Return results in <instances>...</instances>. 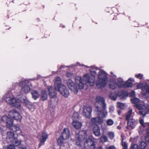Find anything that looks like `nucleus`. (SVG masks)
<instances>
[{"mask_svg":"<svg viewBox=\"0 0 149 149\" xmlns=\"http://www.w3.org/2000/svg\"><path fill=\"white\" fill-rule=\"evenodd\" d=\"M48 135L45 132H43L41 134V137L40 139V143L39 144L40 147L42 144L46 141L47 139Z\"/></svg>","mask_w":149,"mask_h":149,"instance_id":"20","label":"nucleus"},{"mask_svg":"<svg viewBox=\"0 0 149 149\" xmlns=\"http://www.w3.org/2000/svg\"><path fill=\"white\" fill-rule=\"evenodd\" d=\"M47 91L45 90H43L41 94V99L43 101L47 100Z\"/></svg>","mask_w":149,"mask_h":149,"instance_id":"28","label":"nucleus"},{"mask_svg":"<svg viewBox=\"0 0 149 149\" xmlns=\"http://www.w3.org/2000/svg\"><path fill=\"white\" fill-rule=\"evenodd\" d=\"M31 94L32 97L35 100L38 98L39 96V93L36 91H32L31 92Z\"/></svg>","mask_w":149,"mask_h":149,"instance_id":"29","label":"nucleus"},{"mask_svg":"<svg viewBox=\"0 0 149 149\" xmlns=\"http://www.w3.org/2000/svg\"><path fill=\"white\" fill-rule=\"evenodd\" d=\"M106 123L108 125L111 126L113 124V121L112 119H109L107 120Z\"/></svg>","mask_w":149,"mask_h":149,"instance_id":"37","label":"nucleus"},{"mask_svg":"<svg viewBox=\"0 0 149 149\" xmlns=\"http://www.w3.org/2000/svg\"><path fill=\"white\" fill-rule=\"evenodd\" d=\"M72 125L76 129H80L82 126L81 123L75 120H73Z\"/></svg>","mask_w":149,"mask_h":149,"instance_id":"25","label":"nucleus"},{"mask_svg":"<svg viewBox=\"0 0 149 149\" xmlns=\"http://www.w3.org/2000/svg\"><path fill=\"white\" fill-rule=\"evenodd\" d=\"M91 123H92V124L94 125H95L93 128V134H94V135L96 136H99L100 135V127L97 125H98V124H93L91 120ZM103 123V122L102 123ZM99 124V125L101 124Z\"/></svg>","mask_w":149,"mask_h":149,"instance_id":"18","label":"nucleus"},{"mask_svg":"<svg viewBox=\"0 0 149 149\" xmlns=\"http://www.w3.org/2000/svg\"><path fill=\"white\" fill-rule=\"evenodd\" d=\"M95 68H93V70H95Z\"/></svg>","mask_w":149,"mask_h":149,"instance_id":"56","label":"nucleus"},{"mask_svg":"<svg viewBox=\"0 0 149 149\" xmlns=\"http://www.w3.org/2000/svg\"><path fill=\"white\" fill-rule=\"evenodd\" d=\"M145 84H147L146 83H139L136 85L137 88V89L141 88L142 89V87H145V86H143Z\"/></svg>","mask_w":149,"mask_h":149,"instance_id":"36","label":"nucleus"},{"mask_svg":"<svg viewBox=\"0 0 149 149\" xmlns=\"http://www.w3.org/2000/svg\"><path fill=\"white\" fill-rule=\"evenodd\" d=\"M132 113V110L131 109H130L127 113L126 116V120H128L130 118Z\"/></svg>","mask_w":149,"mask_h":149,"instance_id":"31","label":"nucleus"},{"mask_svg":"<svg viewBox=\"0 0 149 149\" xmlns=\"http://www.w3.org/2000/svg\"><path fill=\"white\" fill-rule=\"evenodd\" d=\"M132 102L134 104V106L139 110V112L140 115L143 117L149 113V107L148 105H145L143 102H141L137 98L131 99Z\"/></svg>","mask_w":149,"mask_h":149,"instance_id":"3","label":"nucleus"},{"mask_svg":"<svg viewBox=\"0 0 149 149\" xmlns=\"http://www.w3.org/2000/svg\"><path fill=\"white\" fill-rule=\"evenodd\" d=\"M117 129H118L119 130H120L121 128V127H120V126H117Z\"/></svg>","mask_w":149,"mask_h":149,"instance_id":"52","label":"nucleus"},{"mask_svg":"<svg viewBox=\"0 0 149 149\" xmlns=\"http://www.w3.org/2000/svg\"><path fill=\"white\" fill-rule=\"evenodd\" d=\"M111 75L113 77V79H111L109 80V85L110 88L113 89H116L118 86V79H116V76L113 74V73L111 72Z\"/></svg>","mask_w":149,"mask_h":149,"instance_id":"12","label":"nucleus"},{"mask_svg":"<svg viewBox=\"0 0 149 149\" xmlns=\"http://www.w3.org/2000/svg\"><path fill=\"white\" fill-rule=\"evenodd\" d=\"M66 83L69 89L75 93L78 92V87L75 84L74 82L71 79L66 80Z\"/></svg>","mask_w":149,"mask_h":149,"instance_id":"15","label":"nucleus"},{"mask_svg":"<svg viewBox=\"0 0 149 149\" xmlns=\"http://www.w3.org/2000/svg\"><path fill=\"white\" fill-rule=\"evenodd\" d=\"M29 83L28 81L27 80L22 81L20 82L19 85L23 87L21 91L22 93H27L30 90V85L28 84Z\"/></svg>","mask_w":149,"mask_h":149,"instance_id":"10","label":"nucleus"},{"mask_svg":"<svg viewBox=\"0 0 149 149\" xmlns=\"http://www.w3.org/2000/svg\"><path fill=\"white\" fill-rule=\"evenodd\" d=\"M145 124H146V127L148 126L149 127V123H145Z\"/></svg>","mask_w":149,"mask_h":149,"instance_id":"51","label":"nucleus"},{"mask_svg":"<svg viewBox=\"0 0 149 149\" xmlns=\"http://www.w3.org/2000/svg\"><path fill=\"white\" fill-rule=\"evenodd\" d=\"M147 132L148 134H149V129H147L146 131Z\"/></svg>","mask_w":149,"mask_h":149,"instance_id":"53","label":"nucleus"},{"mask_svg":"<svg viewBox=\"0 0 149 149\" xmlns=\"http://www.w3.org/2000/svg\"><path fill=\"white\" fill-rule=\"evenodd\" d=\"M131 81H134L133 78H130L126 81L124 83L123 80L121 78H118V87L120 88H127L131 87L133 85V83Z\"/></svg>","mask_w":149,"mask_h":149,"instance_id":"9","label":"nucleus"},{"mask_svg":"<svg viewBox=\"0 0 149 149\" xmlns=\"http://www.w3.org/2000/svg\"><path fill=\"white\" fill-rule=\"evenodd\" d=\"M4 98L6 100V102L10 104H12L17 109H20L21 107L20 103L22 99L19 100L16 99L15 98L12 93H7L4 96Z\"/></svg>","mask_w":149,"mask_h":149,"instance_id":"5","label":"nucleus"},{"mask_svg":"<svg viewBox=\"0 0 149 149\" xmlns=\"http://www.w3.org/2000/svg\"><path fill=\"white\" fill-rule=\"evenodd\" d=\"M131 149H139L138 145L134 144L131 146Z\"/></svg>","mask_w":149,"mask_h":149,"instance_id":"42","label":"nucleus"},{"mask_svg":"<svg viewBox=\"0 0 149 149\" xmlns=\"http://www.w3.org/2000/svg\"><path fill=\"white\" fill-rule=\"evenodd\" d=\"M145 139L146 141H149V136H146L145 137Z\"/></svg>","mask_w":149,"mask_h":149,"instance_id":"50","label":"nucleus"},{"mask_svg":"<svg viewBox=\"0 0 149 149\" xmlns=\"http://www.w3.org/2000/svg\"><path fill=\"white\" fill-rule=\"evenodd\" d=\"M17 137L18 135H16L14 139L11 142L14 146H19L21 144V141L17 140Z\"/></svg>","mask_w":149,"mask_h":149,"instance_id":"21","label":"nucleus"},{"mask_svg":"<svg viewBox=\"0 0 149 149\" xmlns=\"http://www.w3.org/2000/svg\"><path fill=\"white\" fill-rule=\"evenodd\" d=\"M19 148L21 149H27V146L26 145L22 144L19 147Z\"/></svg>","mask_w":149,"mask_h":149,"instance_id":"45","label":"nucleus"},{"mask_svg":"<svg viewBox=\"0 0 149 149\" xmlns=\"http://www.w3.org/2000/svg\"><path fill=\"white\" fill-rule=\"evenodd\" d=\"M9 116L10 118L7 116L8 118L11 119L14 118L15 120L20 121L22 118V116L19 113L15 110L10 111L9 113Z\"/></svg>","mask_w":149,"mask_h":149,"instance_id":"14","label":"nucleus"},{"mask_svg":"<svg viewBox=\"0 0 149 149\" xmlns=\"http://www.w3.org/2000/svg\"><path fill=\"white\" fill-rule=\"evenodd\" d=\"M139 123L143 127H146V124L145 123H144L143 120V119H140L139 120Z\"/></svg>","mask_w":149,"mask_h":149,"instance_id":"39","label":"nucleus"},{"mask_svg":"<svg viewBox=\"0 0 149 149\" xmlns=\"http://www.w3.org/2000/svg\"><path fill=\"white\" fill-rule=\"evenodd\" d=\"M1 120L3 121L2 124L3 125H6L8 127H12L11 129L14 132H17L19 130V127L16 126H13V120L8 118L6 116L2 117Z\"/></svg>","mask_w":149,"mask_h":149,"instance_id":"7","label":"nucleus"},{"mask_svg":"<svg viewBox=\"0 0 149 149\" xmlns=\"http://www.w3.org/2000/svg\"><path fill=\"white\" fill-rule=\"evenodd\" d=\"M122 145L123 146V149H127V144L125 142H122Z\"/></svg>","mask_w":149,"mask_h":149,"instance_id":"44","label":"nucleus"},{"mask_svg":"<svg viewBox=\"0 0 149 149\" xmlns=\"http://www.w3.org/2000/svg\"><path fill=\"white\" fill-rule=\"evenodd\" d=\"M135 77L137 79H141L142 78L143 75L142 74H138L135 75Z\"/></svg>","mask_w":149,"mask_h":149,"instance_id":"41","label":"nucleus"},{"mask_svg":"<svg viewBox=\"0 0 149 149\" xmlns=\"http://www.w3.org/2000/svg\"><path fill=\"white\" fill-rule=\"evenodd\" d=\"M135 95V92L134 91H132L130 93V95L132 97L134 96Z\"/></svg>","mask_w":149,"mask_h":149,"instance_id":"48","label":"nucleus"},{"mask_svg":"<svg viewBox=\"0 0 149 149\" xmlns=\"http://www.w3.org/2000/svg\"><path fill=\"white\" fill-rule=\"evenodd\" d=\"M66 75L67 77L69 78L72 77V74L68 72L66 74Z\"/></svg>","mask_w":149,"mask_h":149,"instance_id":"47","label":"nucleus"},{"mask_svg":"<svg viewBox=\"0 0 149 149\" xmlns=\"http://www.w3.org/2000/svg\"><path fill=\"white\" fill-rule=\"evenodd\" d=\"M72 118L73 120H77L78 119V114L77 112H75L73 114Z\"/></svg>","mask_w":149,"mask_h":149,"instance_id":"38","label":"nucleus"},{"mask_svg":"<svg viewBox=\"0 0 149 149\" xmlns=\"http://www.w3.org/2000/svg\"><path fill=\"white\" fill-rule=\"evenodd\" d=\"M70 136V132L68 128H65L62 133L61 137L64 139H68Z\"/></svg>","mask_w":149,"mask_h":149,"instance_id":"19","label":"nucleus"},{"mask_svg":"<svg viewBox=\"0 0 149 149\" xmlns=\"http://www.w3.org/2000/svg\"><path fill=\"white\" fill-rule=\"evenodd\" d=\"M146 145V143L143 141H141L139 142V146L141 149L145 148Z\"/></svg>","mask_w":149,"mask_h":149,"instance_id":"30","label":"nucleus"},{"mask_svg":"<svg viewBox=\"0 0 149 149\" xmlns=\"http://www.w3.org/2000/svg\"><path fill=\"white\" fill-rule=\"evenodd\" d=\"M117 94L115 93H111L110 95L111 98L114 100H116L117 98Z\"/></svg>","mask_w":149,"mask_h":149,"instance_id":"33","label":"nucleus"},{"mask_svg":"<svg viewBox=\"0 0 149 149\" xmlns=\"http://www.w3.org/2000/svg\"><path fill=\"white\" fill-rule=\"evenodd\" d=\"M116 107L118 108L121 109H125L126 108L127 105L125 103L118 102L117 103Z\"/></svg>","mask_w":149,"mask_h":149,"instance_id":"26","label":"nucleus"},{"mask_svg":"<svg viewBox=\"0 0 149 149\" xmlns=\"http://www.w3.org/2000/svg\"><path fill=\"white\" fill-rule=\"evenodd\" d=\"M97 149H102V147H99L98 148H97Z\"/></svg>","mask_w":149,"mask_h":149,"instance_id":"54","label":"nucleus"},{"mask_svg":"<svg viewBox=\"0 0 149 149\" xmlns=\"http://www.w3.org/2000/svg\"><path fill=\"white\" fill-rule=\"evenodd\" d=\"M108 139L107 137L105 136H103L100 138V141L102 142H105L108 141Z\"/></svg>","mask_w":149,"mask_h":149,"instance_id":"35","label":"nucleus"},{"mask_svg":"<svg viewBox=\"0 0 149 149\" xmlns=\"http://www.w3.org/2000/svg\"><path fill=\"white\" fill-rule=\"evenodd\" d=\"M16 135H14V133L12 132H8L7 133V139L9 140L11 142L14 139Z\"/></svg>","mask_w":149,"mask_h":149,"instance_id":"23","label":"nucleus"},{"mask_svg":"<svg viewBox=\"0 0 149 149\" xmlns=\"http://www.w3.org/2000/svg\"><path fill=\"white\" fill-rule=\"evenodd\" d=\"M93 138L91 136L88 137L84 143L85 148L87 149H94L95 144L93 141Z\"/></svg>","mask_w":149,"mask_h":149,"instance_id":"11","label":"nucleus"},{"mask_svg":"<svg viewBox=\"0 0 149 149\" xmlns=\"http://www.w3.org/2000/svg\"><path fill=\"white\" fill-rule=\"evenodd\" d=\"M87 132L85 130L80 131L78 134L76 135L75 141L76 145L79 147L83 144V142L87 136Z\"/></svg>","mask_w":149,"mask_h":149,"instance_id":"8","label":"nucleus"},{"mask_svg":"<svg viewBox=\"0 0 149 149\" xmlns=\"http://www.w3.org/2000/svg\"><path fill=\"white\" fill-rule=\"evenodd\" d=\"M54 87L56 91L59 92L63 96L67 97L69 95V91L65 86L61 84V79L59 77L56 78Z\"/></svg>","mask_w":149,"mask_h":149,"instance_id":"4","label":"nucleus"},{"mask_svg":"<svg viewBox=\"0 0 149 149\" xmlns=\"http://www.w3.org/2000/svg\"><path fill=\"white\" fill-rule=\"evenodd\" d=\"M21 102L24 103L26 106L31 111H33L35 108L34 106L29 101L26 97H23L22 99Z\"/></svg>","mask_w":149,"mask_h":149,"instance_id":"17","label":"nucleus"},{"mask_svg":"<svg viewBox=\"0 0 149 149\" xmlns=\"http://www.w3.org/2000/svg\"><path fill=\"white\" fill-rule=\"evenodd\" d=\"M138 123L137 120L131 119L129 120L127 122V128L129 130H132L135 127Z\"/></svg>","mask_w":149,"mask_h":149,"instance_id":"16","label":"nucleus"},{"mask_svg":"<svg viewBox=\"0 0 149 149\" xmlns=\"http://www.w3.org/2000/svg\"><path fill=\"white\" fill-rule=\"evenodd\" d=\"M2 117L1 118V119L0 120V134H2L4 131V130L3 129V127L5 125H3L2 124L3 123L2 121L1 120Z\"/></svg>","mask_w":149,"mask_h":149,"instance_id":"34","label":"nucleus"},{"mask_svg":"<svg viewBox=\"0 0 149 149\" xmlns=\"http://www.w3.org/2000/svg\"><path fill=\"white\" fill-rule=\"evenodd\" d=\"M107 135L108 136L109 138L111 139H113L115 136L114 133L111 132H108L107 134Z\"/></svg>","mask_w":149,"mask_h":149,"instance_id":"32","label":"nucleus"},{"mask_svg":"<svg viewBox=\"0 0 149 149\" xmlns=\"http://www.w3.org/2000/svg\"><path fill=\"white\" fill-rule=\"evenodd\" d=\"M96 74V72L95 70H91L89 75L88 74L84 75L83 77V80L81 77L75 76V82L78 86L79 88L83 89L86 83H88L91 86H94L95 80V77Z\"/></svg>","mask_w":149,"mask_h":149,"instance_id":"2","label":"nucleus"},{"mask_svg":"<svg viewBox=\"0 0 149 149\" xmlns=\"http://www.w3.org/2000/svg\"><path fill=\"white\" fill-rule=\"evenodd\" d=\"M95 105L98 116L92 118L91 122L93 124H99L103 122V118L107 114V112L105 110L106 104L104 98L101 96H97L96 98Z\"/></svg>","mask_w":149,"mask_h":149,"instance_id":"1","label":"nucleus"},{"mask_svg":"<svg viewBox=\"0 0 149 149\" xmlns=\"http://www.w3.org/2000/svg\"><path fill=\"white\" fill-rule=\"evenodd\" d=\"M107 81L106 73L103 70H100L96 84L97 87L101 88L104 87L107 85Z\"/></svg>","mask_w":149,"mask_h":149,"instance_id":"6","label":"nucleus"},{"mask_svg":"<svg viewBox=\"0 0 149 149\" xmlns=\"http://www.w3.org/2000/svg\"><path fill=\"white\" fill-rule=\"evenodd\" d=\"M128 95V94L127 93H124L123 91H121L118 92L117 94V96L121 97L122 99H124L125 97H126Z\"/></svg>","mask_w":149,"mask_h":149,"instance_id":"27","label":"nucleus"},{"mask_svg":"<svg viewBox=\"0 0 149 149\" xmlns=\"http://www.w3.org/2000/svg\"><path fill=\"white\" fill-rule=\"evenodd\" d=\"M120 111H118V114L120 115Z\"/></svg>","mask_w":149,"mask_h":149,"instance_id":"55","label":"nucleus"},{"mask_svg":"<svg viewBox=\"0 0 149 149\" xmlns=\"http://www.w3.org/2000/svg\"><path fill=\"white\" fill-rule=\"evenodd\" d=\"M48 91L49 95L51 98H54L56 96V94L55 91L53 90V88L52 86L49 87Z\"/></svg>","mask_w":149,"mask_h":149,"instance_id":"24","label":"nucleus"},{"mask_svg":"<svg viewBox=\"0 0 149 149\" xmlns=\"http://www.w3.org/2000/svg\"><path fill=\"white\" fill-rule=\"evenodd\" d=\"M6 149H15V148L13 145L10 144L7 147Z\"/></svg>","mask_w":149,"mask_h":149,"instance_id":"43","label":"nucleus"},{"mask_svg":"<svg viewBox=\"0 0 149 149\" xmlns=\"http://www.w3.org/2000/svg\"><path fill=\"white\" fill-rule=\"evenodd\" d=\"M64 139L61 137L58 138V143L59 144H61L63 143V140Z\"/></svg>","mask_w":149,"mask_h":149,"instance_id":"40","label":"nucleus"},{"mask_svg":"<svg viewBox=\"0 0 149 149\" xmlns=\"http://www.w3.org/2000/svg\"><path fill=\"white\" fill-rule=\"evenodd\" d=\"M107 149H116V148L114 146H111L108 147Z\"/></svg>","mask_w":149,"mask_h":149,"instance_id":"49","label":"nucleus"},{"mask_svg":"<svg viewBox=\"0 0 149 149\" xmlns=\"http://www.w3.org/2000/svg\"><path fill=\"white\" fill-rule=\"evenodd\" d=\"M92 111L91 107L88 105L85 106L83 108L82 114L85 117L90 118L91 117Z\"/></svg>","mask_w":149,"mask_h":149,"instance_id":"13","label":"nucleus"},{"mask_svg":"<svg viewBox=\"0 0 149 149\" xmlns=\"http://www.w3.org/2000/svg\"><path fill=\"white\" fill-rule=\"evenodd\" d=\"M114 107L113 106H111L109 108V112L111 113L113 112L114 110Z\"/></svg>","mask_w":149,"mask_h":149,"instance_id":"46","label":"nucleus"},{"mask_svg":"<svg viewBox=\"0 0 149 149\" xmlns=\"http://www.w3.org/2000/svg\"><path fill=\"white\" fill-rule=\"evenodd\" d=\"M143 86H145L142 88L141 93L143 95H146L147 94H149V86L147 84H145Z\"/></svg>","mask_w":149,"mask_h":149,"instance_id":"22","label":"nucleus"}]
</instances>
